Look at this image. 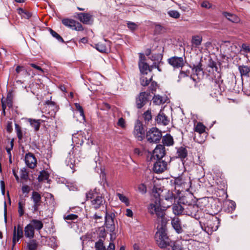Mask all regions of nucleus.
I'll return each instance as SVG.
<instances>
[{
	"label": "nucleus",
	"instance_id": "8",
	"mask_svg": "<svg viewBox=\"0 0 250 250\" xmlns=\"http://www.w3.org/2000/svg\"><path fill=\"white\" fill-rule=\"evenodd\" d=\"M146 137L150 143H158L162 138V133L157 128L153 127L147 132Z\"/></svg>",
	"mask_w": 250,
	"mask_h": 250
},
{
	"label": "nucleus",
	"instance_id": "26",
	"mask_svg": "<svg viewBox=\"0 0 250 250\" xmlns=\"http://www.w3.org/2000/svg\"><path fill=\"white\" fill-rule=\"evenodd\" d=\"M29 224L34 228V230L36 229L37 231H40L43 227L42 221L37 219H32Z\"/></svg>",
	"mask_w": 250,
	"mask_h": 250
},
{
	"label": "nucleus",
	"instance_id": "22",
	"mask_svg": "<svg viewBox=\"0 0 250 250\" xmlns=\"http://www.w3.org/2000/svg\"><path fill=\"white\" fill-rule=\"evenodd\" d=\"M171 225L178 233H181L183 230L181 226V222L180 219L178 217H174L171 220Z\"/></svg>",
	"mask_w": 250,
	"mask_h": 250
},
{
	"label": "nucleus",
	"instance_id": "18",
	"mask_svg": "<svg viewBox=\"0 0 250 250\" xmlns=\"http://www.w3.org/2000/svg\"><path fill=\"white\" fill-rule=\"evenodd\" d=\"M77 18L84 24H89L92 22V16L89 13H80L77 14Z\"/></svg>",
	"mask_w": 250,
	"mask_h": 250
},
{
	"label": "nucleus",
	"instance_id": "3",
	"mask_svg": "<svg viewBox=\"0 0 250 250\" xmlns=\"http://www.w3.org/2000/svg\"><path fill=\"white\" fill-rule=\"evenodd\" d=\"M163 190L161 188L154 187L153 191L154 202L150 204L148 208L149 212L151 214H155L157 217H162L165 215V210L161 208V193Z\"/></svg>",
	"mask_w": 250,
	"mask_h": 250
},
{
	"label": "nucleus",
	"instance_id": "62",
	"mask_svg": "<svg viewBox=\"0 0 250 250\" xmlns=\"http://www.w3.org/2000/svg\"><path fill=\"white\" fill-rule=\"evenodd\" d=\"M201 6L203 7L209 8L211 7V4L208 1H205L202 2Z\"/></svg>",
	"mask_w": 250,
	"mask_h": 250
},
{
	"label": "nucleus",
	"instance_id": "54",
	"mask_svg": "<svg viewBox=\"0 0 250 250\" xmlns=\"http://www.w3.org/2000/svg\"><path fill=\"white\" fill-rule=\"evenodd\" d=\"M118 125L120 126L122 128H125V122L123 118H120L117 123Z\"/></svg>",
	"mask_w": 250,
	"mask_h": 250
},
{
	"label": "nucleus",
	"instance_id": "39",
	"mask_svg": "<svg viewBox=\"0 0 250 250\" xmlns=\"http://www.w3.org/2000/svg\"><path fill=\"white\" fill-rule=\"evenodd\" d=\"M153 102L157 105H160L165 103L163 97L160 95H155L153 97Z\"/></svg>",
	"mask_w": 250,
	"mask_h": 250
},
{
	"label": "nucleus",
	"instance_id": "52",
	"mask_svg": "<svg viewBox=\"0 0 250 250\" xmlns=\"http://www.w3.org/2000/svg\"><path fill=\"white\" fill-rule=\"evenodd\" d=\"M16 71L17 74H20L21 72L23 71L24 74H27L29 75L30 74L27 71V70H25L22 66H17L16 68Z\"/></svg>",
	"mask_w": 250,
	"mask_h": 250
},
{
	"label": "nucleus",
	"instance_id": "47",
	"mask_svg": "<svg viewBox=\"0 0 250 250\" xmlns=\"http://www.w3.org/2000/svg\"><path fill=\"white\" fill-rule=\"evenodd\" d=\"M20 176L22 179L27 180L28 179V173L26 171V168H23L22 169H21Z\"/></svg>",
	"mask_w": 250,
	"mask_h": 250
},
{
	"label": "nucleus",
	"instance_id": "55",
	"mask_svg": "<svg viewBox=\"0 0 250 250\" xmlns=\"http://www.w3.org/2000/svg\"><path fill=\"white\" fill-rule=\"evenodd\" d=\"M242 49L246 53H250V45L246 43H243L242 44Z\"/></svg>",
	"mask_w": 250,
	"mask_h": 250
},
{
	"label": "nucleus",
	"instance_id": "16",
	"mask_svg": "<svg viewBox=\"0 0 250 250\" xmlns=\"http://www.w3.org/2000/svg\"><path fill=\"white\" fill-rule=\"evenodd\" d=\"M23 236L22 228L18 225L17 227L16 226L14 228L13 236V247H14L16 243L19 241L20 239Z\"/></svg>",
	"mask_w": 250,
	"mask_h": 250
},
{
	"label": "nucleus",
	"instance_id": "50",
	"mask_svg": "<svg viewBox=\"0 0 250 250\" xmlns=\"http://www.w3.org/2000/svg\"><path fill=\"white\" fill-rule=\"evenodd\" d=\"M75 106L77 110L79 111L80 116L83 117V118L84 119V114L83 107L78 103H75Z\"/></svg>",
	"mask_w": 250,
	"mask_h": 250
},
{
	"label": "nucleus",
	"instance_id": "36",
	"mask_svg": "<svg viewBox=\"0 0 250 250\" xmlns=\"http://www.w3.org/2000/svg\"><path fill=\"white\" fill-rule=\"evenodd\" d=\"M49 174L48 172L45 170H42L40 173L38 180L39 182H41L47 180Z\"/></svg>",
	"mask_w": 250,
	"mask_h": 250
},
{
	"label": "nucleus",
	"instance_id": "41",
	"mask_svg": "<svg viewBox=\"0 0 250 250\" xmlns=\"http://www.w3.org/2000/svg\"><path fill=\"white\" fill-rule=\"evenodd\" d=\"M166 250H184L183 248L178 243H175L173 244H170Z\"/></svg>",
	"mask_w": 250,
	"mask_h": 250
},
{
	"label": "nucleus",
	"instance_id": "27",
	"mask_svg": "<svg viewBox=\"0 0 250 250\" xmlns=\"http://www.w3.org/2000/svg\"><path fill=\"white\" fill-rule=\"evenodd\" d=\"M202 36L200 35H194L192 37L191 44L195 47L198 48L201 44Z\"/></svg>",
	"mask_w": 250,
	"mask_h": 250
},
{
	"label": "nucleus",
	"instance_id": "12",
	"mask_svg": "<svg viewBox=\"0 0 250 250\" xmlns=\"http://www.w3.org/2000/svg\"><path fill=\"white\" fill-rule=\"evenodd\" d=\"M219 224V219L216 216H213L210 220L208 221L207 226L206 227L205 229L208 233L209 232L211 233L212 231H216L218 229Z\"/></svg>",
	"mask_w": 250,
	"mask_h": 250
},
{
	"label": "nucleus",
	"instance_id": "9",
	"mask_svg": "<svg viewBox=\"0 0 250 250\" xmlns=\"http://www.w3.org/2000/svg\"><path fill=\"white\" fill-rule=\"evenodd\" d=\"M199 208L196 204H189L185 208L184 214L191 216L196 219L199 218Z\"/></svg>",
	"mask_w": 250,
	"mask_h": 250
},
{
	"label": "nucleus",
	"instance_id": "13",
	"mask_svg": "<svg viewBox=\"0 0 250 250\" xmlns=\"http://www.w3.org/2000/svg\"><path fill=\"white\" fill-rule=\"evenodd\" d=\"M154 164L153 170L155 173H161L167 168V163L162 159L157 160Z\"/></svg>",
	"mask_w": 250,
	"mask_h": 250
},
{
	"label": "nucleus",
	"instance_id": "46",
	"mask_svg": "<svg viewBox=\"0 0 250 250\" xmlns=\"http://www.w3.org/2000/svg\"><path fill=\"white\" fill-rule=\"evenodd\" d=\"M168 15L172 18L178 19L180 16V14L176 10H170L167 12Z\"/></svg>",
	"mask_w": 250,
	"mask_h": 250
},
{
	"label": "nucleus",
	"instance_id": "58",
	"mask_svg": "<svg viewBox=\"0 0 250 250\" xmlns=\"http://www.w3.org/2000/svg\"><path fill=\"white\" fill-rule=\"evenodd\" d=\"M29 65L39 71L41 72V73H43V70H42V69L40 66L37 65V64L31 63H29Z\"/></svg>",
	"mask_w": 250,
	"mask_h": 250
},
{
	"label": "nucleus",
	"instance_id": "37",
	"mask_svg": "<svg viewBox=\"0 0 250 250\" xmlns=\"http://www.w3.org/2000/svg\"><path fill=\"white\" fill-rule=\"evenodd\" d=\"M143 118L146 122L148 123L152 120V114L150 110H147L143 114Z\"/></svg>",
	"mask_w": 250,
	"mask_h": 250
},
{
	"label": "nucleus",
	"instance_id": "1",
	"mask_svg": "<svg viewBox=\"0 0 250 250\" xmlns=\"http://www.w3.org/2000/svg\"><path fill=\"white\" fill-rule=\"evenodd\" d=\"M152 68L149 65L145 62H142V85L143 86L148 85L150 83V85L148 87L149 92H142V107L143 106V104L146 101L149 100L152 95L151 94H153L154 91L156 90L157 83L154 81H152V75L151 73Z\"/></svg>",
	"mask_w": 250,
	"mask_h": 250
},
{
	"label": "nucleus",
	"instance_id": "64",
	"mask_svg": "<svg viewBox=\"0 0 250 250\" xmlns=\"http://www.w3.org/2000/svg\"><path fill=\"white\" fill-rule=\"evenodd\" d=\"M115 246L113 243H110L107 248V250H115Z\"/></svg>",
	"mask_w": 250,
	"mask_h": 250
},
{
	"label": "nucleus",
	"instance_id": "24",
	"mask_svg": "<svg viewBox=\"0 0 250 250\" xmlns=\"http://www.w3.org/2000/svg\"><path fill=\"white\" fill-rule=\"evenodd\" d=\"M223 15L229 21L233 23H239L241 21L240 19L237 15L230 13L223 12Z\"/></svg>",
	"mask_w": 250,
	"mask_h": 250
},
{
	"label": "nucleus",
	"instance_id": "35",
	"mask_svg": "<svg viewBox=\"0 0 250 250\" xmlns=\"http://www.w3.org/2000/svg\"><path fill=\"white\" fill-rule=\"evenodd\" d=\"M99 194H100L98 193L96 188L93 190L91 189L86 193V200L89 199H91L92 200Z\"/></svg>",
	"mask_w": 250,
	"mask_h": 250
},
{
	"label": "nucleus",
	"instance_id": "29",
	"mask_svg": "<svg viewBox=\"0 0 250 250\" xmlns=\"http://www.w3.org/2000/svg\"><path fill=\"white\" fill-rule=\"evenodd\" d=\"M192 73L194 76L196 75L198 79H200L201 77L203 76V72L200 63H199L196 65H194V67L192 68Z\"/></svg>",
	"mask_w": 250,
	"mask_h": 250
},
{
	"label": "nucleus",
	"instance_id": "34",
	"mask_svg": "<svg viewBox=\"0 0 250 250\" xmlns=\"http://www.w3.org/2000/svg\"><path fill=\"white\" fill-rule=\"evenodd\" d=\"M241 76H249V74L250 72V66L241 65L238 67Z\"/></svg>",
	"mask_w": 250,
	"mask_h": 250
},
{
	"label": "nucleus",
	"instance_id": "17",
	"mask_svg": "<svg viewBox=\"0 0 250 250\" xmlns=\"http://www.w3.org/2000/svg\"><path fill=\"white\" fill-rule=\"evenodd\" d=\"M25 162L28 167L33 169L37 166V161L35 156L31 153L26 154Z\"/></svg>",
	"mask_w": 250,
	"mask_h": 250
},
{
	"label": "nucleus",
	"instance_id": "23",
	"mask_svg": "<svg viewBox=\"0 0 250 250\" xmlns=\"http://www.w3.org/2000/svg\"><path fill=\"white\" fill-rule=\"evenodd\" d=\"M162 143L163 146H172L174 144L173 137L170 134H167L166 135L162 137Z\"/></svg>",
	"mask_w": 250,
	"mask_h": 250
},
{
	"label": "nucleus",
	"instance_id": "63",
	"mask_svg": "<svg viewBox=\"0 0 250 250\" xmlns=\"http://www.w3.org/2000/svg\"><path fill=\"white\" fill-rule=\"evenodd\" d=\"M31 16H32L31 13L27 11H26V10H25L23 15H22V16L24 18H26V19H29V18H30L31 17Z\"/></svg>",
	"mask_w": 250,
	"mask_h": 250
},
{
	"label": "nucleus",
	"instance_id": "21",
	"mask_svg": "<svg viewBox=\"0 0 250 250\" xmlns=\"http://www.w3.org/2000/svg\"><path fill=\"white\" fill-rule=\"evenodd\" d=\"M176 154L177 157L181 159L182 161H185V159L188 156V151L186 147L180 146L176 148Z\"/></svg>",
	"mask_w": 250,
	"mask_h": 250
},
{
	"label": "nucleus",
	"instance_id": "5",
	"mask_svg": "<svg viewBox=\"0 0 250 250\" xmlns=\"http://www.w3.org/2000/svg\"><path fill=\"white\" fill-rule=\"evenodd\" d=\"M166 155L165 147L163 145H157L154 150L152 154L150 152H148L147 155V160L150 161L152 158L156 160L162 159Z\"/></svg>",
	"mask_w": 250,
	"mask_h": 250
},
{
	"label": "nucleus",
	"instance_id": "15",
	"mask_svg": "<svg viewBox=\"0 0 250 250\" xmlns=\"http://www.w3.org/2000/svg\"><path fill=\"white\" fill-rule=\"evenodd\" d=\"M91 206L95 209L104 207V204L105 203V200L104 197L101 195L99 194L91 201Z\"/></svg>",
	"mask_w": 250,
	"mask_h": 250
},
{
	"label": "nucleus",
	"instance_id": "57",
	"mask_svg": "<svg viewBox=\"0 0 250 250\" xmlns=\"http://www.w3.org/2000/svg\"><path fill=\"white\" fill-rule=\"evenodd\" d=\"M136 104L138 108H141V93H140L136 99Z\"/></svg>",
	"mask_w": 250,
	"mask_h": 250
},
{
	"label": "nucleus",
	"instance_id": "56",
	"mask_svg": "<svg viewBox=\"0 0 250 250\" xmlns=\"http://www.w3.org/2000/svg\"><path fill=\"white\" fill-rule=\"evenodd\" d=\"M13 146H14V140L12 139L10 141V147H9V148L6 147V151H7V153L8 154V155H9L10 157H11V150L13 149Z\"/></svg>",
	"mask_w": 250,
	"mask_h": 250
},
{
	"label": "nucleus",
	"instance_id": "33",
	"mask_svg": "<svg viewBox=\"0 0 250 250\" xmlns=\"http://www.w3.org/2000/svg\"><path fill=\"white\" fill-rule=\"evenodd\" d=\"M205 126L201 123H198L194 127L195 132L198 133V135L205 133Z\"/></svg>",
	"mask_w": 250,
	"mask_h": 250
},
{
	"label": "nucleus",
	"instance_id": "28",
	"mask_svg": "<svg viewBox=\"0 0 250 250\" xmlns=\"http://www.w3.org/2000/svg\"><path fill=\"white\" fill-rule=\"evenodd\" d=\"M34 229L29 224L24 228L25 236L27 238H32L34 236Z\"/></svg>",
	"mask_w": 250,
	"mask_h": 250
},
{
	"label": "nucleus",
	"instance_id": "10",
	"mask_svg": "<svg viewBox=\"0 0 250 250\" xmlns=\"http://www.w3.org/2000/svg\"><path fill=\"white\" fill-rule=\"evenodd\" d=\"M62 22L64 25L72 30L82 31L83 29L82 25L74 20L65 18L62 20Z\"/></svg>",
	"mask_w": 250,
	"mask_h": 250
},
{
	"label": "nucleus",
	"instance_id": "14",
	"mask_svg": "<svg viewBox=\"0 0 250 250\" xmlns=\"http://www.w3.org/2000/svg\"><path fill=\"white\" fill-rule=\"evenodd\" d=\"M168 62L174 68L182 67L184 65L183 57H172L167 60Z\"/></svg>",
	"mask_w": 250,
	"mask_h": 250
},
{
	"label": "nucleus",
	"instance_id": "11",
	"mask_svg": "<svg viewBox=\"0 0 250 250\" xmlns=\"http://www.w3.org/2000/svg\"><path fill=\"white\" fill-rule=\"evenodd\" d=\"M31 199L33 202V205L32 206L33 212L35 213L38 211L39 207L41 205L42 197L39 192L34 191L32 193Z\"/></svg>",
	"mask_w": 250,
	"mask_h": 250
},
{
	"label": "nucleus",
	"instance_id": "45",
	"mask_svg": "<svg viewBox=\"0 0 250 250\" xmlns=\"http://www.w3.org/2000/svg\"><path fill=\"white\" fill-rule=\"evenodd\" d=\"M49 31L51 35L55 38L59 42H64V41L62 37L60 36L57 32L53 30L52 29H49Z\"/></svg>",
	"mask_w": 250,
	"mask_h": 250
},
{
	"label": "nucleus",
	"instance_id": "51",
	"mask_svg": "<svg viewBox=\"0 0 250 250\" xmlns=\"http://www.w3.org/2000/svg\"><path fill=\"white\" fill-rule=\"evenodd\" d=\"M3 102L6 104L7 107H8L9 108L12 107L13 102L12 98L10 96H8L6 99L3 100Z\"/></svg>",
	"mask_w": 250,
	"mask_h": 250
},
{
	"label": "nucleus",
	"instance_id": "44",
	"mask_svg": "<svg viewBox=\"0 0 250 250\" xmlns=\"http://www.w3.org/2000/svg\"><path fill=\"white\" fill-rule=\"evenodd\" d=\"M165 199L167 201L172 202V200L175 199V195L172 191L168 190L165 195Z\"/></svg>",
	"mask_w": 250,
	"mask_h": 250
},
{
	"label": "nucleus",
	"instance_id": "38",
	"mask_svg": "<svg viewBox=\"0 0 250 250\" xmlns=\"http://www.w3.org/2000/svg\"><path fill=\"white\" fill-rule=\"evenodd\" d=\"M96 48L100 52H106L107 48L104 43L99 42L96 44Z\"/></svg>",
	"mask_w": 250,
	"mask_h": 250
},
{
	"label": "nucleus",
	"instance_id": "40",
	"mask_svg": "<svg viewBox=\"0 0 250 250\" xmlns=\"http://www.w3.org/2000/svg\"><path fill=\"white\" fill-rule=\"evenodd\" d=\"M95 248L96 250H105V247L104 245L103 240L100 239L96 242L95 244Z\"/></svg>",
	"mask_w": 250,
	"mask_h": 250
},
{
	"label": "nucleus",
	"instance_id": "7",
	"mask_svg": "<svg viewBox=\"0 0 250 250\" xmlns=\"http://www.w3.org/2000/svg\"><path fill=\"white\" fill-rule=\"evenodd\" d=\"M174 184L175 188H180L178 190H188L190 187L191 181L190 178L185 177L184 175H181L175 179Z\"/></svg>",
	"mask_w": 250,
	"mask_h": 250
},
{
	"label": "nucleus",
	"instance_id": "20",
	"mask_svg": "<svg viewBox=\"0 0 250 250\" xmlns=\"http://www.w3.org/2000/svg\"><path fill=\"white\" fill-rule=\"evenodd\" d=\"M155 120L157 124L164 125H167L169 122V120L167 117L162 112H160L158 114L155 119Z\"/></svg>",
	"mask_w": 250,
	"mask_h": 250
},
{
	"label": "nucleus",
	"instance_id": "59",
	"mask_svg": "<svg viewBox=\"0 0 250 250\" xmlns=\"http://www.w3.org/2000/svg\"><path fill=\"white\" fill-rule=\"evenodd\" d=\"M22 192L23 193H28L30 191L29 187L27 185L23 186L21 188Z\"/></svg>",
	"mask_w": 250,
	"mask_h": 250
},
{
	"label": "nucleus",
	"instance_id": "30",
	"mask_svg": "<svg viewBox=\"0 0 250 250\" xmlns=\"http://www.w3.org/2000/svg\"><path fill=\"white\" fill-rule=\"evenodd\" d=\"M185 208V207H182L180 204H175L172 207L173 212L177 215L184 214Z\"/></svg>",
	"mask_w": 250,
	"mask_h": 250
},
{
	"label": "nucleus",
	"instance_id": "61",
	"mask_svg": "<svg viewBox=\"0 0 250 250\" xmlns=\"http://www.w3.org/2000/svg\"><path fill=\"white\" fill-rule=\"evenodd\" d=\"M189 75V72L187 73V72H184L183 71H181L179 74V77L180 78H184L186 76H188Z\"/></svg>",
	"mask_w": 250,
	"mask_h": 250
},
{
	"label": "nucleus",
	"instance_id": "32",
	"mask_svg": "<svg viewBox=\"0 0 250 250\" xmlns=\"http://www.w3.org/2000/svg\"><path fill=\"white\" fill-rule=\"evenodd\" d=\"M41 120H36L32 119H29L28 122L32 127L34 128L35 131H38L40 129L41 125Z\"/></svg>",
	"mask_w": 250,
	"mask_h": 250
},
{
	"label": "nucleus",
	"instance_id": "42",
	"mask_svg": "<svg viewBox=\"0 0 250 250\" xmlns=\"http://www.w3.org/2000/svg\"><path fill=\"white\" fill-rule=\"evenodd\" d=\"M117 195L121 201L124 203L126 206H129V202L128 199L125 196L120 193H117Z\"/></svg>",
	"mask_w": 250,
	"mask_h": 250
},
{
	"label": "nucleus",
	"instance_id": "4",
	"mask_svg": "<svg viewBox=\"0 0 250 250\" xmlns=\"http://www.w3.org/2000/svg\"><path fill=\"white\" fill-rule=\"evenodd\" d=\"M208 66L215 70L217 73V78L213 79L212 81L211 86L213 87V93H210L212 96H216L221 93V84L222 83L223 80L221 79L220 73L218 71L216 63L212 59L209 60Z\"/></svg>",
	"mask_w": 250,
	"mask_h": 250
},
{
	"label": "nucleus",
	"instance_id": "19",
	"mask_svg": "<svg viewBox=\"0 0 250 250\" xmlns=\"http://www.w3.org/2000/svg\"><path fill=\"white\" fill-rule=\"evenodd\" d=\"M15 131L19 140V142H21L22 139L27 138L26 129H22L18 124H15Z\"/></svg>",
	"mask_w": 250,
	"mask_h": 250
},
{
	"label": "nucleus",
	"instance_id": "49",
	"mask_svg": "<svg viewBox=\"0 0 250 250\" xmlns=\"http://www.w3.org/2000/svg\"><path fill=\"white\" fill-rule=\"evenodd\" d=\"M151 53V48L150 47H146L144 49V53H142V61L144 60V56H149Z\"/></svg>",
	"mask_w": 250,
	"mask_h": 250
},
{
	"label": "nucleus",
	"instance_id": "53",
	"mask_svg": "<svg viewBox=\"0 0 250 250\" xmlns=\"http://www.w3.org/2000/svg\"><path fill=\"white\" fill-rule=\"evenodd\" d=\"M127 24V27L132 31L135 30L137 27V24L134 22L129 21Z\"/></svg>",
	"mask_w": 250,
	"mask_h": 250
},
{
	"label": "nucleus",
	"instance_id": "43",
	"mask_svg": "<svg viewBox=\"0 0 250 250\" xmlns=\"http://www.w3.org/2000/svg\"><path fill=\"white\" fill-rule=\"evenodd\" d=\"M29 250H36L38 244L35 240H31L27 244Z\"/></svg>",
	"mask_w": 250,
	"mask_h": 250
},
{
	"label": "nucleus",
	"instance_id": "2",
	"mask_svg": "<svg viewBox=\"0 0 250 250\" xmlns=\"http://www.w3.org/2000/svg\"><path fill=\"white\" fill-rule=\"evenodd\" d=\"M157 221L158 223L161 222V226L157 227L158 230L155 235L156 243L160 248L167 249L170 245L171 242L167 233L166 226L167 219L164 215L162 217H157Z\"/></svg>",
	"mask_w": 250,
	"mask_h": 250
},
{
	"label": "nucleus",
	"instance_id": "6",
	"mask_svg": "<svg viewBox=\"0 0 250 250\" xmlns=\"http://www.w3.org/2000/svg\"><path fill=\"white\" fill-rule=\"evenodd\" d=\"M114 214H109L107 213V211H106L104 217V225L107 230L111 232L110 234V239L111 241H113V240H114L116 237L115 233H114L115 230V226L114 224Z\"/></svg>",
	"mask_w": 250,
	"mask_h": 250
},
{
	"label": "nucleus",
	"instance_id": "25",
	"mask_svg": "<svg viewBox=\"0 0 250 250\" xmlns=\"http://www.w3.org/2000/svg\"><path fill=\"white\" fill-rule=\"evenodd\" d=\"M133 133L136 139L139 141L141 140V121L139 119L136 122Z\"/></svg>",
	"mask_w": 250,
	"mask_h": 250
},
{
	"label": "nucleus",
	"instance_id": "31",
	"mask_svg": "<svg viewBox=\"0 0 250 250\" xmlns=\"http://www.w3.org/2000/svg\"><path fill=\"white\" fill-rule=\"evenodd\" d=\"M25 205V199H22L19 200L18 203V213L20 217H21L24 214Z\"/></svg>",
	"mask_w": 250,
	"mask_h": 250
},
{
	"label": "nucleus",
	"instance_id": "60",
	"mask_svg": "<svg viewBox=\"0 0 250 250\" xmlns=\"http://www.w3.org/2000/svg\"><path fill=\"white\" fill-rule=\"evenodd\" d=\"M6 129L8 132H11L13 130L12 123L11 122H8L6 126Z\"/></svg>",
	"mask_w": 250,
	"mask_h": 250
},
{
	"label": "nucleus",
	"instance_id": "48",
	"mask_svg": "<svg viewBox=\"0 0 250 250\" xmlns=\"http://www.w3.org/2000/svg\"><path fill=\"white\" fill-rule=\"evenodd\" d=\"M78 217L77 215L74 214L64 215L63 216V218L65 220H74L77 219Z\"/></svg>",
	"mask_w": 250,
	"mask_h": 250
}]
</instances>
